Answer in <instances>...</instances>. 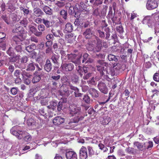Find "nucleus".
I'll use <instances>...</instances> for the list:
<instances>
[{
  "label": "nucleus",
  "mask_w": 159,
  "mask_h": 159,
  "mask_svg": "<svg viewBox=\"0 0 159 159\" xmlns=\"http://www.w3.org/2000/svg\"><path fill=\"white\" fill-rule=\"evenodd\" d=\"M154 80L157 81L159 82V74L157 73H155L153 76Z\"/></svg>",
  "instance_id": "obj_59"
},
{
  "label": "nucleus",
  "mask_w": 159,
  "mask_h": 159,
  "mask_svg": "<svg viewBox=\"0 0 159 159\" xmlns=\"http://www.w3.org/2000/svg\"><path fill=\"white\" fill-rule=\"evenodd\" d=\"M64 30L68 32H71L73 30V27L71 24L70 23H67L65 25Z\"/></svg>",
  "instance_id": "obj_28"
},
{
  "label": "nucleus",
  "mask_w": 159,
  "mask_h": 159,
  "mask_svg": "<svg viewBox=\"0 0 159 159\" xmlns=\"http://www.w3.org/2000/svg\"><path fill=\"white\" fill-rule=\"evenodd\" d=\"M7 5L8 9L11 10H15V8L13 6V5L11 3V1H9L8 3L7 4Z\"/></svg>",
  "instance_id": "obj_43"
},
{
  "label": "nucleus",
  "mask_w": 159,
  "mask_h": 159,
  "mask_svg": "<svg viewBox=\"0 0 159 159\" xmlns=\"http://www.w3.org/2000/svg\"><path fill=\"white\" fill-rule=\"evenodd\" d=\"M76 69L79 75H80L81 77H82L83 75V67L80 66H78L76 67Z\"/></svg>",
  "instance_id": "obj_38"
},
{
  "label": "nucleus",
  "mask_w": 159,
  "mask_h": 159,
  "mask_svg": "<svg viewBox=\"0 0 159 159\" xmlns=\"http://www.w3.org/2000/svg\"><path fill=\"white\" fill-rule=\"evenodd\" d=\"M22 76H25L29 78H30L32 76V75L28 73L25 70L22 71Z\"/></svg>",
  "instance_id": "obj_58"
},
{
  "label": "nucleus",
  "mask_w": 159,
  "mask_h": 159,
  "mask_svg": "<svg viewBox=\"0 0 159 159\" xmlns=\"http://www.w3.org/2000/svg\"><path fill=\"white\" fill-rule=\"evenodd\" d=\"M66 39L68 42L71 43H73L74 40V37L72 34H68L66 37Z\"/></svg>",
  "instance_id": "obj_36"
},
{
  "label": "nucleus",
  "mask_w": 159,
  "mask_h": 159,
  "mask_svg": "<svg viewBox=\"0 0 159 159\" xmlns=\"http://www.w3.org/2000/svg\"><path fill=\"white\" fill-rule=\"evenodd\" d=\"M146 143H147L146 145V149H148L153 147V144L152 142L150 141L148 142H146Z\"/></svg>",
  "instance_id": "obj_64"
},
{
  "label": "nucleus",
  "mask_w": 159,
  "mask_h": 159,
  "mask_svg": "<svg viewBox=\"0 0 159 159\" xmlns=\"http://www.w3.org/2000/svg\"><path fill=\"white\" fill-rule=\"evenodd\" d=\"M34 15L37 17L39 16L43 15L44 13L40 8H35L33 10Z\"/></svg>",
  "instance_id": "obj_23"
},
{
  "label": "nucleus",
  "mask_w": 159,
  "mask_h": 159,
  "mask_svg": "<svg viewBox=\"0 0 159 159\" xmlns=\"http://www.w3.org/2000/svg\"><path fill=\"white\" fill-rule=\"evenodd\" d=\"M20 10L21 11H23L24 15H27L30 13V11L28 9L22 7H20Z\"/></svg>",
  "instance_id": "obj_44"
},
{
  "label": "nucleus",
  "mask_w": 159,
  "mask_h": 159,
  "mask_svg": "<svg viewBox=\"0 0 159 159\" xmlns=\"http://www.w3.org/2000/svg\"><path fill=\"white\" fill-rule=\"evenodd\" d=\"M108 65L107 63L104 62L102 60H98L96 62V67L97 70L99 71L101 74L103 75L104 74V71H105L106 67Z\"/></svg>",
  "instance_id": "obj_3"
},
{
  "label": "nucleus",
  "mask_w": 159,
  "mask_h": 159,
  "mask_svg": "<svg viewBox=\"0 0 159 159\" xmlns=\"http://www.w3.org/2000/svg\"><path fill=\"white\" fill-rule=\"evenodd\" d=\"M126 151L131 154H134L135 153V149L133 148L128 147L126 149Z\"/></svg>",
  "instance_id": "obj_42"
},
{
  "label": "nucleus",
  "mask_w": 159,
  "mask_h": 159,
  "mask_svg": "<svg viewBox=\"0 0 159 159\" xmlns=\"http://www.w3.org/2000/svg\"><path fill=\"white\" fill-rule=\"evenodd\" d=\"M59 58L60 56L55 54H53L51 56V59L53 63L56 66H55V70H57L58 68V67L56 66H59Z\"/></svg>",
  "instance_id": "obj_11"
},
{
  "label": "nucleus",
  "mask_w": 159,
  "mask_h": 159,
  "mask_svg": "<svg viewBox=\"0 0 159 159\" xmlns=\"http://www.w3.org/2000/svg\"><path fill=\"white\" fill-rule=\"evenodd\" d=\"M60 76L57 75H52L51 77V80L58 82V80L60 79Z\"/></svg>",
  "instance_id": "obj_45"
},
{
  "label": "nucleus",
  "mask_w": 159,
  "mask_h": 159,
  "mask_svg": "<svg viewBox=\"0 0 159 159\" xmlns=\"http://www.w3.org/2000/svg\"><path fill=\"white\" fill-rule=\"evenodd\" d=\"M23 64L21 62L20 63H17L16 62L15 63L14 65L16 67H17L20 69L21 70H22V69H24L25 68V65Z\"/></svg>",
  "instance_id": "obj_37"
},
{
  "label": "nucleus",
  "mask_w": 159,
  "mask_h": 159,
  "mask_svg": "<svg viewBox=\"0 0 159 159\" xmlns=\"http://www.w3.org/2000/svg\"><path fill=\"white\" fill-rule=\"evenodd\" d=\"M79 79V78L78 76L75 75L72 77V80L73 82L76 84L78 82Z\"/></svg>",
  "instance_id": "obj_62"
},
{
  "label": "nucleus",
  "mask_w": 159,
  "mask_h": 159,
  "mask_svg": "<svg viewBox=\"0 0 159 159\" xmlns=\"http://www.w3.org/2000/svg\"><path fill=\"white\" fill-rule=\"evenodd\" d=\"M74 67V65L72 63H69L62 64L61 68L63 71H71Z\"/></svg>",
  "instance_id": "obj_10"
},
{
  "label": "nucleus",
  "mask_w": 159,
  "mask_h": 159,
  "mask_svg": "<svg viewBox=\"0 0 159 159\" xmlns=\"http://www.w3.org/2000/svg\"><path fill=\"white\" fill-rule=\"evenodd\" d=\"M29 29L31 32L33 33L37 37H40V32H38L37 29L34 26L30 25L29 26Z\"/></svg>",
  "instance_id": "obj_20"
},
{
  "label": "nucleus",
  "mask_w": 159,
  "mask_h": 159,
  "mask_svg": "<svg viewBox=\"0 0 159 159\" xmlns=\"http://www.w3.org/2000/svg\"><path fill=\"white\" fill-rule=\"evenodd\" d=\"M42 9L45 12V13L48 15H52V11L48 6L46 5L42 7Z\"/></svg>",
  "instance_id": "obj_25"
},
{
  "label": "nucleus",
  "mask_w": 159,
  "mask_h": 159,
  "mask_svg": "<svg viewBox=\"0 0 159 159\" xmlns=\"http://www.w3.org/2000/svg\"><path fill=\"white\" fill-rule=\"evenodd\" d=\"M66 2L58 0L56 4L58 7H61L64 6Z\"/></svg>",
  "instance_id": "obj_47"
},
{
  "label": "nucleus",
  "mask_w": 159,
  "mask_h": 159,
  "mask_svg": "<svg viewBox=\"0 0 159 159\" xmlns=\"http://www.w3.org/2000/svg\"><path fill=\"white\" fill-rule=\"evenodd\" d=\"M68 5L69 6V8L68 11L69 14L71 15H73L74 12V8L73 6H71L70 4H69Z\"/></svg>",
  "instance_id": "obj_46"
},
{
  "label": "nucleus",
  "mask_w": 159,
  "mask_h": 159,
  "mask_svg": "<svg viewBox=\"0 0 159 159\" xmlns=\"http://www.w3.org/2000/svg\"><path fill=\"white\" fill-rule=\"evenodd\" d=\"M37 28L39 30L38 32H40V33H41L40 34V37H41L42 34V32L45 30L46 27L43 24H39L38 25Z\"/></svg>",
  "instance_id": "obj_32"
},
{
  "label": "nucleus",
  "mask_w": 159,
  "mask_h": 159,
  "mask_svg": "<svg viewBox=\"0 0 159 159\" xmlns=\"http://www.w3.org/2000/svg\"><path fill=\"white\" fill-rule=\"evenodd\" d=\"M68 57L69 59L74 63L76 65H79L80 63V59L81 56L76 55L74 54H67Z\"/></svg>",
  "instance_id": "obj_5"
},
{
  "label": "nucleus",
  "mask_w": 159,
  "mask_h": 159,
  "mask_svg": "<svg viewBox=\"0 0 159 159\" xmlns=\"http://www.w3.org/2000/svg\"><path fill=\"white\" fill-rule=\"evenodd\" d=\"M53 30H51V32L53 34V35L55 36V37H60V35L62 37V36L63 35V34L62 33V32L60 31L59 30H58L57 31V33L56 32H53Z\"/></svg>",
  "instance_id": "obj_39"
},
{
  "label": "nucleus",
  "mask_w": 159,
  "mask_h": 159,
  "mask_svg": "<svg viewBox=\"0 0 159 159\" xmlns=\"http://www.w3.org/2000/svg\"><path fill=\"white\" fill-rule=\"evenodd\" d=\"M18 91V89L16 87H13L11 90V94L13 95L16 94Z\"/></svg>",
  "instance_id": "obj_49"
},
{
  "label": "nucleus",
  "mask_w": 159,
  "mask_h": 159,
  "mask_svg": "<svg viewBox=\"0 0 159 159\" xmlns=\"http://www.w3.org/2000/svg\"><path fill=\"white\" fill-rule=\"evenodd\" d=\"M20 56L19 55H17L14 56L13 57L9 58V61L11 62H15L17 61H19Z\"/></svg>",
  "instance_id": "obj_34"
},
{
  "label": "nucleus",
  "mask_w": 159,
  "mask_h": 159,
  "mask_svg": "<svg viewBox=\"0 0 159 159\" xmlns=\"http://www.w3.org/2000/svg\"><path fill=\"white\" fill-rule=\"evenodd\" d=\"M27 124L29 125H34L35 124L34 120L32 119H30L27 121Z\"/></svg>",
  "instance_id": "obj_50"
},
{
  "label": "nucleus",
  "mask_w": 159,
  "mask_h": 159,
  "mask_svg": "<svg viewBox=\"0 0 159 159\" xmlns=\"http://www.w3.org/2000/svg\"><path fill=\"white\" fill-rule=\"evenodd\" d=\"M64 122V119L60 116L56 117L53 120V123L55 125H59Z\"/></svg>",
  "instance_id": "obj_18"
},
{
  "label": "nucleus",
  "mask_w": 159,
  "mask_h": 159,
  "mask_svg": "<svg viewBox=\"0 0 159 159\" xmlns=\"http://www.w3.org/2000/svg\"><path fill=\"white\" fill-rule=\"evenodd\" d=\"M57 106V103L54 101H52L50 102V105L47 107L49 109L54 110L56 109Z\"/></svg>",
  "instance_id": "obj_29"
},
{
  "label": "nucleus",
  "mask_w": 159,
  "mask_h": 159,
  "mask_svg": "<svg viewBox=\"0 0 159 159\" xmlns=\"http://www.w3.org/2000/svg\"><path fill=\"white\" fill-rule=\"evenodd\" d=\"M93 29V27L87 28L83 33V35L86 39H90L94 35L93 32L92 30Z\"/></svg>",
  "instance_id": "obj_9"
},
{
  "label": "nucleus",
  "mask_w": 159,
  "mask_h": 159,
  "mask_svg": "<svg viewBox=\"0 0 159 159\" xmlns=\"http://www.w3.org/2000/svg\"><path fill=\"white\" fill-rule=\"evenodd\" d=\"M80 156L82 159H85L88 157L86 148L82 146L80 152Z\"/></svg>",
  "instance_id": "obj_14"
},
{
  "label": "nucleus",
  "mask_w": 159,
  "mask_h": 159,
  "mask_svg": "<svg viewBox=\"0 0 159 159\" xmlns=\"http://www.w3.org/2000/svg\"><path fill=\"white\" fill-rule=\"evenodd\" d=\"M19 129V126H14L11 129L10 132L11 134L16 136L18 139H20L25 135V132Z\"/></svg>",
  "instance_id": "obj_2"
},
{
  "label": "nucleus",
  "mask_w": 159,
  "mask_h": 159,
  "mask_svg": "<svg viewBox=\"0 0 159 159\" xmlns=\"http://www.w3.org/2000/svg\"><path fill=\"white\" fill-rule=\"evenodd\" d=\"M89 54L87 53H85L83 55V59L82 60V62L84 63V62H85L87 60L88 56H89Z\"/></svg>",
  "instance_id": "obj_57"
},
{
  "label": "nucleus",
  "mask_w": 159,
  "mask_h": 159,
  "mask_svg": "<svg viewBox=\"0 0 159 159\" xmlns=\"http://www.w3.org/2000/svg\"><path fill=\"white\" fill-rule=\"evenodd\" d=\"M41 79V76L38 74V71H36L34 74L33 78L32 80V82L35 84L39 82Z\"/></svg>",
  "instance_id": "obj_19"
},
{
  "label": "nucleus",
  "mask_w": 159,
  "mask_h": 159,
  "mask_svg": "<svg viewBox=\"0 0 159 159\" xmlns=\"http://www.w3.org/2000/svg\"><path fill=\"white\" fill-rule=\"evenodd\" d=\"M89 156H91L94 154V152L92 147L90 146H88L87 147Z\"/></svg>",
  "instance_id": "obj_48"
},
{
  "label": "nucleus",
  "mask_w": 159,
  "mask_h": 159,
  "mask_svg": "<svg viewBox=\"0 0 159 159\" xmlns=\"http://www.w3.org/2000/svg\"><path fill=\"white\" fill-rule=\"evenodd\" d=\"M28 61V58L27 56H23L20 59V62L22 63H25L27 62Z\"/></svg>",
  "instance_id": "obj_55"
},
{
  "label": "nucleus",
  "mask_w": 159,
  "mask_h": 159,
  "mask_svg": "<svg viewBox=\"0 0 159 159\" xmlns=\"http://www.w3.org/2000/svg\"><path fill=\"white\" fill-rule=\"evenodd\" d=\"M93 15L96 16L99 15L100 13L98 8H97L93 10Z\"/></svg>",
  "instance_id": "obj_56"
},
{
  "label": "nucleus",
  "mask_w": 159,
  "mask_h": 159,
  "mask_svg": "<svg viewBox=\"0 0 159 159\" xmlns=\"http://www.w3.org/2000/svg\"><path fill=\"white\" fill-rule=\"evenodd\" d=\"M7 53L10 56H12L14 55L13 48L10 47L7 51Z\"/></svg>",
  "instance_id": "obj_60"
},
{
  "label": "nucleus",
  "mask_w": 159,
  "mask_h": 159,
  "mask_svg": "<svg viewBox=\"0 0 159 159\" xmlns=\"http://www.w3.org/2000/svg\"><path fill=\"white\" fill-rule=\"evenodd\" d=\"M43 23L46 28H49L51 26V22L48 19L45 18H43Z\"/></svg>",
  "instance_id": "obj_27"
},
{
  "label": "nucleus",
  "mask_w": 159,
  "mask_h": 159,
  "mask_svg": "<svg viewBox=\"0 0 159 159\" xmlns=\"http://www.w3.org/2000/svg\"><path fill=\"white\" fill-rule=\"evenodd\" d=\"M60 95L62 96L68 97L70 94V91L66 86L65 84L62 85L60 87V90H59Z\"/></svg>",
  "instance_id": "obj_7"
},
{
  "label": "nucleus",
  "mask_w": 159,
  "mask_h": 159,
  "mask_svg": "<svg viewBox=\"0 0 159 159\" xmlns=\"http://www.w3.org/2000/svg\"><path fill=\"white\" fill-rule=\"evenodd\" d=\"M69 110L70 113L72 116L76 115L77 116V118H74L73 120L74 122L77 123L83 118L82 116V112L80 107H77L75 105H70L69 106Z\"/></svg>",
  "instance_id": "obj_1"
},
{
  "label": "nucleus",
  "mask_w": 159,
  "mask_h": 159,
  "mask_svg": "<svg viewBox=\"0 0 159 159\" xmlns=\"http://www.w3.org/2000/svg\"><path fill=\"white\" fill-rule=\"evenodd\" d=\"M22 71L23 70H16L14 73L13 78L20 77V75L21 74L22 75Z\"/></svg>",
  "instance_id": "obj_35"
},
{
  "label": "nucleus",
  "mask_w": 159,
  "mask_h": 159,
  "mask_svg": "<svg viewBox=\"0 0 159 159\" xmlns=\"http://www.w3.org/2000/svg\"><path fill=\"white\" fill-rule=\"evenodd\" d=\"M75 96V97H80L82 96L83 94L79 93V89L74 92Z\"/></svg>",
  "instance_id": "obj_61"
},
{
  "label": "nucleus",
  "mask_w": 159,
  "mask_h": 159,
  "mask_svg": "<svg viewBox=\"0 0 159 159\" xmlns=\"http://www.w3.org/2000/svg\"><path fill=\"white\" fill-rule=\"evenodd\" d=\"M28 21L26 18H24L23 20H21L20 23L22 26L24 27H26L28 24Z\"/></svg>",
  "instance_id": "obj_40"
},
{
  "label": "nucleus",
  "mask_w": 159,
  "mask_h": 159,
  "mask_svg": "<svg viewBox=\"0 0 159 159\" xmlns=\"http://www.w3.org/2000/svg\"><path fill=\"white\" fill-rule=\"evenodd\" d=\"M22 31L24 32V33H26V34H27V32L25 31L22 27L20 26H15L12 30L13 32L16 33L20 32V34H21Z\"/></svg>",
  "instance_id": "obj_22"
},
{
  "label": "nucleus",
  "mask_w": 159,
  "mask_h": 159,
  "mask_svg": "<svg viewBox=\"0 0 159 159\" xmlns=\"http://www.w3.org/2000/svg\"><path fill=\"white\" fill-rule=\"evenodd\" d=\"M21 34H20L18 35L14 36L12 40L14 41L16 44H19V43L20 42L23 41L26 37V33L22 32Z\"/></svg>",
  "instance_id": "obj_6"
},
{
  "label": "nucleus",
  "mask_w": 159,
  "mask_h": 159,
  "mask_svg": "<svg viewBox=\"0 0 159 159\" xmlns=\"http://www.w3.org/2000/svg\"><path fill=\"white\" fill-rule=\"evenodd\" d=\"M15 79V83L16 84L19 85L21 83V80L20 77L14 78Z\"/></svg>",
  "instance_id": "obj_52"
},
{
  "label": "nucleus",
  "mask_w": 159,
  "mask_h": 159,
  "mask_svg": "<svg viewBox=\"0 0 159 159\" xmlns=\"http://www.w3.org/2000/svg\"><path fill=\"white\" fill-rule=\"evenodd\" d=\"M157 6V3L155 0H148L146 7L148 10H152L156 8Z\"/></svg>",
  "instance_id": "obj_8"
},
{
  "label": "nucleus",
  "mask_w": 159,
  "mask_h": 159,
  "mask_svg": "<svg viewBox=\"0 0 159 159\" xmlns=\"http://www.w3.org/2000/svg\"><path fill=\"white\" fill-rule=\"evenodd\" d=\"M84 102L87 104H89L90 102V98L87 95H84L83 98Z\"/></svg>",
  "instance_id": "obj_41"
},
{
  "label": "nucleus",
  "mask_w": 159,
  "mask_h": 159,
  "mask_svg": "<svg viewBox=\"0 0 159 159\" xmlns=\"http://www.w3.org/2000/svg\"><path fill=\"white\" fill-rule=\"evenodd\" d=\"M35 69L34 65L33 63H31L27 65L26 70L27 71H32L34 70Z\"/></svg>",
  "instance_id": "obj_30"
},
{
  "label": "nucleus",
  "mask_w": 159,
  "mask_h": 159,
  "mask_svg": "<svg viewBox=\"0 0 159 159\" xmlns=\"http://www.w3.org/2000/svg\"><path fill=\"white\" fill-rule=\"evenodd\" d=\"M66 156L68 159H77V155L73 151H69L66 153Z\"/></svg>",
  "instance_id": "obj_17"
},
{
  "label": "nucleus",
  "mask_w": 159,
  "mask_h": 159,
  "mask_svg": "<svg viewBox=\"0 0 159 159\" xmlns=\"http://www.w3.org/2000/svg\"><path fill=\"white\" fill-rule=\"evenodd\" d=\"M60 16L65 20L67 19V13L66 11L64 10H61L59 12Z\"/></svg>",
  "instance_id": "obj_31"
},
{
  "label": "nucleus",
  "mask_w": 159,
  "mask_h": 159,
  "mask_svg": "<svg viewBox=\"0 0 159 159\" xmlns=\"http://www.w3.org/2000/svg\"><path fill=\"white\" fill-rule=\"evenodd\" d=\"M113 68L114 72L112 74H117L121 69V65L119 63H115L113 64Z\"/></svg>",
  "instance_id": "obj_16"
},
{
  "label": "nucleus",
  "mask_w": 159,
  "mask_h": 159,
  "mask_svg": "<svg viewBox=\"0 0 159 159\" xmlns=\"http://www.w3.org/2000/svg\"><path fill=\"white\" fill-rule=\"evenodd\" d=\"M49 99L50 97H41L40 99V103L42 106H45L48 104V102L50 101Z\"/></svg>",
  "instance_id": "obj_26"
},
{
  "label": "nucleus",
  "mask_w": 159,
  "mask_h": 159,
  "mask_svg": "<svg viewBox=\"0 0 159 159\" xmlns=\"http://www.w3.org/2000/svg\"><path fill=\"white\" fill-rule=\"evenodd\" d=\"M90 39V41L91 42V44H92L91 46H92V48H88V50L90 51L93 50V47L92 45L94 44H95L96 41H97L98 42V43H97V46L96 48V50L97 52L99 51L101 49L102 44L100 43V42L98 41V40H99L98 38L94 35H93V36Z\"/></svg>",
  "instance_id": "obj_4"
},
{
  "label": "nucleus",
  "mask_w": 159,
  "mask_h": 159,
  "mask_svg": "<svg viewBox=\"0 0 159 159\" xmlns=\"http://www.w3.org/2000/svg\"><path fill=\"white\" fill-rule=\"evenodd\" d=\"M36 47L34 44L26 46L25 50L29 52H31L36 48Z\"/></svg>",
  "instance_id": "obj_33"
},
{
  "label": "nucleus",
  "mask_w": 159,
  "mask_h": 159,
  "mask_svg": "<svg viewBox=\"0 0 159 159\" xmlns=\"http://www.w3.org/2000/svg\"><path fill=\"white\" fill-rule=\"evenodd\" d=\"M89 91V94L91 95L93 98H95L98 97V91L95 89L90 88Z\"/></svg>",
  "instance_id": "obj_21"
},
{
  "label": "nucleus",
  "mask_w": 159,
  "mask_h": 159,
  "mask_svg": "<svg viewBox=\"0 0 159 159\" xmlns=\"http://www.w3.org/2000/svg\"><path fill=\"white\" fill-rule=\"evenodd\" d=\"M109 11L107 16L110 18H111L114 16V13L112 12V8L111 7H110L109 8Z\"/></svg>",
  "instance_id": "obj_54"
},
{
  "label": "nucleus",
  "mask_w": 159,
  "mask_h": 159,
  "mask_svg": "<svg viewBox=\"0 0 159 159\" xmlns=\"http://www.w3.org/2000/svg\"><path fill=\"white\" fill-rule=\"evenodd\" d=\"M98 87L100 91L104 94H107L108 93V89L105 84L102 82H100L98 85Z\"/></svg>",
  "instance_id": "obj_12"
},
{
  "label": "nucleus",
  "mask_w": 159,
  "mask_h": 159,
  "mask_svg": "<svg viewBox=\"0 0 159 159\" xmlns=\"http://www.w3.org/2000/svg\"><path fill=\"white\" fill-rule=\"evenodd\" d=\"M98 147L100 149L102 150L104 152H106L107 150V149L106 147L104 146V145L102 143H100L98 145Z\"/></svg>",
  "instance_id": "obj_51"
},
{
  "label": "nucleus",
  "mask_w": 159,
  "mask_h": 159,
  "mask_svg": "<svg viewBox=\"0 0 159 159\" xmlns=\"http://www.w3.org/2000/svg\"><path fill=\"white\" fill-rule=\"evenodd\" d=\"M44 69L48 72H50L52 69V64L49 59H47L44 66Z\"/></svg>",
  "instance_id": "obj_13"
},
{
  "label": "nucleus",
  "mask_w": 159,
  "mask_h": 159,
  "mask_svg": "<svg viewBox=\"0 0 159 159\" xmlns=\"http://www.w3.org/2000/svg\"><path fill=\"white\" fill-rule=\"evenodd\" d=\"M108 60L110 61H114L117 62L120 57L119 56H116L111 54H109L107 56Z\"/></svg>",
  "instance_id": "obj_24"
},
{
  "label": "nucleus",
  "mask_w": 159,
  "mask_h": 159,
  "mask_svg": "<svg viewBox=\"0 0 159 159\" xmlns=\"http://www.w3.org/2000/svg\"><path fill=\"white\" fill-rule=\"evenodd\" d=\"M30 40L32 42H33L35 43H38V39L35 36H31L30 38Z\"/></svg>",
  "instance_id": "obj_63"
},
{
  "label": "nucleus",
  "mask_w": 159,
  "mask_h": 159,
  "mask_svg": "<svg viewBox=\"0 0 159 159\" xmlns=\"http://www.w3.org/2000/svg\"><path fill=\"white\" fill-rule=\"evenodd\" d=\"M147 143H141L139 142H135L134 143V146L137 147L140 151H143L146 149Z\"/></svg>",
  "instance_id": "obj_15"
},
{
  "label": "nucleus",
  "mask_w": 159,
  "mask_h": 159,
  "mask_svg": "<svg viewBox=\"0 0 159 159\" xmlns=\"http://www.w3.org/2000/svg\"><path fill=\"white\" fill-rule=\"evenodd\" d=\"M30 147H31L30 146H28V145L26 146L24 148L20 151V153H22L23 154L25 153V152H26V151L29 149H30Z\"/></svg>",
  "instance_id": "obj_53"
}]
</instances>
